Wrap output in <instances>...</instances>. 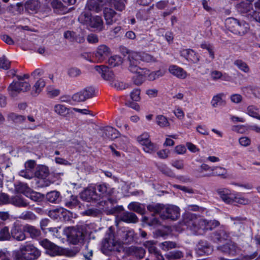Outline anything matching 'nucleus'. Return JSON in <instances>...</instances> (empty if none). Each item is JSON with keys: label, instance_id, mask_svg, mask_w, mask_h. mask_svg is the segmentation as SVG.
I'll return each instance as SVG.
<instances>
[{"label": "nucleus", "instance_id": "obj_60", "mask_svg": "<svg viewBox=\"0 0 260 260\" xmlns=\"http://www.w3.org/2000/svg\"><path fill=\"white\" fill-rule=\"evenodd\" d=\"M96 185L90 184L85 189L84 193L85 195H94V194L97 195L98 193L96 192Z\"/></svg>", "mask_w": 260, "mask_h": 260}, {"label": "nucleus", "instance_id": "obj_58", "mask_svg": "<svg viewBox=\"0 0 260 260\" xmlns=\"http://www.w3.org/2000/svg\"><path fill=\"white\" fill-rule=\"evenodd\" d=\"M140 89L139 88L134 89L131 93V99L135 102H138L140 100Z\"/></svg>", "mask_w": 260, "mask_h": 260}, {"label": "nucleus", "instance_id": "obj_28", "mask_svg": "<svg viewBox=\"0 0 260 260\" xmlns=\"http://www.w3.org/2000/svg\"><path fill=\"white\" fill-rule=\"evenodd\" d=\"M10 204L17 207H25L28 205L27 201L21 196H11Z\"/></svg>", "mask_w": 260, "mask_h": 260}, {"label": "nucleus", "instance_id": "obj_29", "mask_svg": "<svg viewBox=\"0 0 260 260\" xmlns=\"http://www.w3.org/2000/svg\"><path fill=\"white\" fill-rule=\"evenodd\" d=\"M45 84L46 83L43 79L38 80L32 87L31 94L34 96H37L42 91Z\"/></svg>", "mask_w": 260, "mask_h": 260}, {"label": "nucleus", "instance_id": "obj_30", "mask_svg": "<svg viewBox=\"0 0 260 260\" xmlns=\"http://www.w3.org/2000/svg\"><path fill=\"white\" fill-rule=\"evenodd\" d=\"M51 5L53 9L57 12L64 13L67 10V6L64 5L59 0H52Z\"/></svg>", "mask_w": 260, "mask_h": 260}, {"label": "nucleus", "instance_id": "obj_61", "mask_svg": "<svg viewBox=\"0 0 260 260\" xmlns=\"http://www.w3.org/2000/svg\"><path fill=\"white\" fill-rule=\"evenodd\" d=\"M83 257L85 260H91L93 255V251L91 249H89L88 246L86 245L83 252Z\"/></svg>", "mask_w": 260, "mask_h": 260}, {"label": "nucleus", "instance_id": "obj_4", "mask_svg": "<svg viewBox=\"0 0 260 260\" xmlns=\"http://www.w3.org/2000/svg\"><path fill=\"white\" fill-rule=\"evenodd\" d=\"M122 249L121 243L115 239L114 234L109 231L106 235L102 242V251L106 255H109L112 251L120 252Z\"/></svg>", "mask_w": 260, "mask_h": 260}, {"label": "nucleus", "instance_id": "obj_19", "mask_svg": "<svg viewBox=\"0 0 260 260\" xmlns=\"http://www.w3.org/2000/svg\"><path fill=\"white\" fill-rule=\"evenodd\" d=\"M181 55L193 63H198L200 61V56L192 49L183 50L181 51Z\"/></svg>", "mask_w": 260, "mask_h": 260}, {"label": "nucleus", "instance_id": "obj_13", "mask_svg": "<svg viewBox=\"0 0 260 260\" xmlns=\"http://www.w3.org/2000/svg\"><path fill=\"white\" fill-rule=\"evenodd\" d=\"M95 69L101 74L102 78L109 82V84L115 78V75L111 70L107 66L101 65L95 67Z\"/></svg>", "mask_w": 260, "mask_h": 260}, {"label": "nucleus", "instance_id": "obj_9", "mask_svg": "<svg viewBox=\"0 0 260 260\" xmlns=\"http://www.w3.org/2000/svg\"><path fill=\"white\" fill-rule=\"evenodd\" d=\"M127 60L128 62V69L131 72H136L138 70L142 69L139 67L140 63V60H141V56L139 55V52H128Z\"/></svg>", "mask_w": 260, "mask_h": 260}, {"label": "nucleus", "instance_id": "obj_48", "mask_svg": "<svg viewBox=\"0 0 260 260\" xmlns=\"http://www.w3.org/2000/svg\"><path fill=\"white\" fill-rule=\"evenodd\" d=\"M205 232L207 230H212L219 225V221L213 220L208 221L205 219Z\"/></svg>", "mask_w": 260, "mask_h": 260}, {"label": "nucleus", "instance_id": "obj_18", "mask_svg": "<svg viewBox=\"0 0 260 260\" xmlns=\"http://www.w3.org/2000/svg\"><path fill=\"white\" fill-rule=\"evenodd\" d=\"M150 72L149 70L146 68H142L138 70L136 72H132L136 74V75L132 78V81L136 85H141L145 80V77Z\"/></svg>", "mask_w": 260, "mask_h": 260}, {"label": "nucleus", "instance_id": "obj_40", "mask_svg": "<svg viewBox=\"0 0 260 260\" xmlns=\"http://www.w3.org/2000/svg\"><path fill=\"white\" fill-rule=\"evenodd\" d=\"M54 111L57 114L61 116H65L68 114V109L63 105L56 104L54 107Z\"/></svg>", "mask_w": 260, "mask_h": 260}, {"label": "nucleus", "instance_id": "obj_63", "mask_svg": "<svg viewBox=\"0 0 260 260\" xmlns=\"http://www.w3.org/2000/svg\"><path fill=\"white\" fill-rule=\"evenodd\" d=\"M149 253L153 255L155 257V260H165L163 255L161 254L160 251L157 249V247L150 251Z\"/></svg>", "mask_w": 260, "mask_h": 260}, {"label": "nucleus", "instance_id": "obj_44", "mask_svg": "<svg viewBox=\"0 0 260 260\" xmlns=\"http://www.w3.org/2000/svg\"><path fill=\"white\" fill-rule=\"evenodd\" d=\"M122 63V59L118 55H114L108 59V63L111 67H115L120 65Z\"/></svg>", "mask_w": 260, "mask_h": 260}, {"label": "nucleus", "instance_id": "obj_39", "mask_svg": "<svg viewBox=\"0 0 260 260\" xmlns=\"http://www.w3.org/2000/svg\"><path fill=\"white\" fill-rule=\"evenodd\" d=\"M92 17L89 11H85L80 14L78 19L81 23L88 25Z\"/></svg>", "mask_w": 260, "mask_h": 260}, {"label": "nucleus", "instance_id": "obj_31", "mask_svg": "<svg viewBox=\"0 0 260 260\" xmlns=\"http://www.w3.org/2000/svg\"><path fill=\"white\" fill-rule=\"evenodd\" d=\"M155 122L161 128L169 127L170 126L168 118L162 115H158L156 116Z\"/></svg>", "mask_w": 260, "mask_h": 260}, {"label": "nucleus", "instance_id": "obj_26", "mask_svg": "<svg viewBox=\"0 0 260 260\" xmlns=\"http://www.w3.org/2000/svg\"><path fill=\"white\" fill-rule=\"evenodd\" d=\"M14 192L17 194H31L33 191L26 184L19 183L15 185Z\"/></svg>", "mask_w": 260, "mask_h": 260}, {"label": "nucleus", "instance_id": "obj_2", "mask_svg": "<svg viewBox=\"0 0 260 260\" xmlns=\"http://www.w3.org/2000/svg\"><path fill=\"white\" fill-rule=\"evenodd\" d=\"M106 2L109 6L113 7L117 11L121 12L125 9L126 0H89L87 8L89 10L98 12Z\"/></svg>", "mask_w": 260, "mask_h": 260}, {"label": "nucleus", "instance_id": "obj_11", "mask_svg": "<svg viewBox=\"0 0 260 260\" xmlns=\"http://www.w3.org/2000/svg\"><path fill=\"white\" fill-rule=\"evenodd\" d=\"M40 244L46 249L47 253L52 256L60 255L61 248L51 242L47 239L40 241Z\"/></svg>", "mask_w": 260, "mask_h": 260}, {"label": "nucleus", "instance_id": "obj_1", "mask_svg": "<svg viewBox=\"0 0 260 260\" xmlns=\"http://www.w3.org/2000/svg\"><path fill=\"white\" fill-rule=\"evenodd\" d=\"M182 223L194 234L203 235L205 233V219L197 217L191 213H186L183 216Z\"/></svg>", "mask_w": 260, "mask_h": 260}, {"label": "nucleus", "instance_id": "obj_33", "mask_svg": "<svg viewBox=\"0 0 260 260\" xmlns=\"http://www.w3.org/2000/svg\"><path fill=\"white\" fill-rule=\"evenodd\" d=\"M128 208L130 210L134 211L141 214H143L145 212V206L137 202H132L128 206Z\"/></svg>", "mask_w": 260, "mask_h": 260}, {"label": "nucleus", "instance_id": "obj_38", "mask_svg": "<svg viewBox=\"0 0 260 260\" xmlns=\"http://www.w3.org/2000/svg\"><path fill=\"white\" fill-rule=\"evenodd\" d=\"M234 64L240 70L245 73H247L250 71V69L247 64L241 59L235 60L234 62Z\"/></svg>", "mask_w": 260, "mask_h": 260}, {"label": "nucleus", "instance_id": "obj_43", "mask_svg": "<svg viewBox=\"0 0 260 260\" xmlns=\"http://www.w3.org/2000/svg\"><path fill=\"white\" fill-rule=\"evenodd\" d=\"M165 256L168 260L177 259L183 257V253L180 250H176L169 252Z\"/></svg>", "mask_w": 260, "mask_h": 260}, {"label": "nucleus", "instance_id": "obj_52", "mask_svg": "<svg viewBox=\"0 0 260 260\" xmlns=\"http://www.w3.org/2000/svg\"><path fill=\"white\" fill-rule=\"evenodd\" d=\"M174 187L178 188L183 191L184 193H190V194H198L199 193L197 190H194L191 188L186 187L184 186H181L179 185H174Z\"/></svg>", "mask_w": 260, "mask_h": 260}, {"label": "nucleus", "instance_id": "obj_45", "mask_svg": "<svg viewBox=\"0 0 260 260\" xmlns=\"http://www.w3.org/2000/svg\"><path fill=\"white\" fill-rule=\"evenodd\" d=\"M11 235L9 232L8 227L4 226L0 230V241L10 240Z\"/></svg>", "mask_w": 260, "mask_h": 260}, {"label": "nucleus", "instance_id": "obj_32", "mask_svg": "<svg viewBox=\"0 0 260 260\" xmlns=\"http://www.w3.org/2000/svg\"><path fill=\"white\" fill-rule=\"evenodd\" d=\"M105 135L109 139L113 140L119 136V132L111 126H107L104 129Z\"/></svg>", "mask_w": 260, "mask_h": 260}, {"label": "nucleus", "instance_id": "obj_25", "mask_svg": "<svg viewBox=\"0 0 260 260\" xmlns=\"http://www.w3.org/2000/svg\"><path fill=\"white\" fill-rule=\"evenodd\" d=\"M23 231L32 239L37 238L41 235V232L38 229L28 224L23 226Z\"/></svg>", "mask_w": 260, "mask_h": 260}, {"label": "nucleus", "instance_id": "obj_34", "mask_svg": "<svg viewBox=\"0 0 260 260\" xmlns=\"http://www.w3.org/2000/svg\"><path fill=\"white\" fill-rule=\"evenodd\" d=\"M214 239L217 241L221 242L228 239L229 234L223 229H221L214 233Z\"/></svg>", "mask_w": 260, "mask_h": 260}, {"label": "nucleus", "instance_id": "obj_21", "mask_svg": "<svg viewBox=\"0 0 260 260\" xmlns=\"http://www.w3.org/2000/svg\"><path fill=\"white\" fill-rule=\"evenodd\" d=\"M119 220L127 223H136L138 221V218L136 215L132 212H124L118 217Z\"/></svg>", "mask_w": 260, "mask_h": 260}, {"label": "nucleus", "instance_id": "obj_57", "mask_svg": "<svg viewBox=\"0 0 260 260\" xmlns=\"http://www.w3.org/2000/svg\"><path fill=\"white\" fill-rule=\"evenodd\" d=\"M68 74L72 78H76L81 74V71L78 68L73 67L69 69Z\"/></svg>", "mask_w": 260, "mask_h": 260}, {"label": "nucleus", "instance_id": "obj_62", "mask_svg": "<svg viewBox=\"0 0 260 260\" xmlns=\"http://www.w3.org/2000/svg\"><path fill=\"white\" fill-rule=\"evenodd\" d=\"M19 175L26 179H31L34 176L33 171H29L28 169L25 168V169L22 170L19 172Z\"/></svg>", "mask_w": 260, "mask_h": 260}, {"label": "nucleus", "instance_id": "obj_47", "mask_svg": "<svg viewBox=\"0 0 260 260\" xmlns=\"http://www.w3.org/2000/svg\"><path fill=\"white\" fill-rule=\"evenodd\" d=\"M162 206L163 205L159 204H152L148 205L147 209L149 211L151 212H153L154 214H158L160 216Z\"/></svg>", "mask_w": 260, "mask_h": 260}, {"label": "nucleus", "instance_id": "obj_50", "mask_svg": "<svg viewBox=\"0 0 260 260\" xmlns=\"http://www.w3.org/2000/svg\"><path fill=\"white\" fill-rule=\"evenodd\" d=\"M143 146H144V151L147 153H151L157 149L156 146L152 143L151 141L148 142Z\"/></svg>", "mask_w": 260, "mask_h": 260}, {"label": "nucleus", "instance_id": "obj_23", "mask_svg": "<svg viewBox=\"0 0 260 260\" xmlns=\"http://www.w3.org/2000/svg\"><path fill=\"white\" fill-rule=\"evenodd\" d=\"M88 25L99 31L103 30L104 28L103 19L101 17L98 16H92Z\"/></svg>", "mask_w": 260, "mask_h": 260}, {"label": "nucleus", "instance_id": "obj_64", "mask_svg": "<svg viewBox=\"0 0 260 260\" xmlns=\"http://www.w3.org/2000/svg\"><path fill=\"white\" fill-rule=\"evenodd\" d=\"M35 215L30 211H27L21 214L20 218L24 220H34L36 219Z\"/></svg>", "mask_w": 260, "mask_h": 260}, {"label": "nucleus", "instance_id": "obj_51", "mask_svg": "<svg viewBox=\"0 0 260 260\" xmlns=\"http://www.w3.org/2000/svg\"><path fill=\"white\" fill-rule=\"evenodd\" d=\"M9 120H13L15 122H22L25 120V118L24 116L18 115L14 113H10L8 115Z\"/></svg>", "mask_w": 260, "mask_h": 260}, {"label": "nucleus", "instance_id": "obj_14", "mask_svg": "<svg viewBox=\"0 0 260 260\" xmlns=\"http://www.w3.org/2000/svg\"><path fill=\"white\" fill-rule=\"evenodd\" d=\"M111 53L110 49L105 45H100L95 52V58L98 62H101L105 60Z\"/></svg>", "mask_w": 260, "mask_h": 260}, {"label": "nucleus", "instance_id": "obj_37", "mask_svg": "<svg viewBox=\"0 0 260 260\" xmlns=\"http://www.w3.org/2000/svg\"><path fill=\"white\" fill-rule=\"evenodd\" d=\"M259 109L254 105L248 106L247 108V113L251 117L260 120V115L258 114Z\"/></svg>", "mask_w": 260, "mask_h": 260}, {"label": "nucleus", "instance_id": "obj_36", "mask_svg": "<svg viewBox=\"0 0 260 260\" xmlns=\"http://www.w3.org/2000/svg\"><path fill=\"white\" fill-rule=\"evenodd\" d=\"M141 60L147 63H153L157 61L156 57L146 52H139Z\"/></svg>", "mask_w": 260, "mask_h": 260}, {"label": "nucleus", "instance_id": "obj_42", "mask_svg": "<svg viewBox=\"0 0 260 260\" xmlns=\"http://www.w3.org/2000/svg\"><path fill=\"white\" fill-rule=\"evenodd\" d=\"M39 7V3L37 0H29L25 4V8L27 10L36 11Z\"/></svg>", "mask_w": 260, "mask_h": 260}, {"label": "nucleus", "instance_id": "obj_10", "mask_svg": "<svg viewBox=\"0 0 260 260\" xmlns=\"http://www.w3.org/2000/svg\"><path fill=\"white\" fill-rule=\"evenodd\" d=\"M29 87L30 85L27 82L17 81L12 83L8 87V90L11 95L15 96L17 93L21 91L24 92L27 91L29 89Z\"/></svg>", "mask_w": 260, "mask_h": 260}, {"label": "nucleus", "instance_id": "obj_24", "mask_svg": "<svg viewBox=\"0 0 260 260\" xmlns=\"http://www.w3.org/2000/svg\"><path fill=\"white\" fill-rule=\"evenodd\" d=\"M217 248L224 253L234 255L237 252V247L235 243L230 242L225 245L218 247Z\"/></svg>", "mask_w": 260, "mask_h": 260}, {"label": "nucleus", "instance_id": "obj_7", "mask_svg": "<svg viewBox=\"0 0 260 260\" xmlns=\"http://www.w3.org/2000/svg\"><path fill=\"white\" fill-rule=\"evenodd\" d=\"M49 174V170L47 166L40 165L37 167L34 176L40 179L38 181L39 186L44 187L50 185L51 182L47 179Z\"/></svg>", "mask_w": 260, "mask_h": 260}, {"label": "nucleus", "instance_id": "obj_54", "mask_svg": "<svg viewBox=\"0 0 260 260\" xmlns=\"http://www.w3.org/2000/svg\"><path fill=\"white\" fill-rule=\"evenodd\" d=\"M78 252V251L76 249L73 250L69 249H63L61 248L60 255H63L68 257H74L77 254Z\"/></svg>", "mask_w": 260, "mask_h": 260}, {"label": "nucleus", "instance_id": "obj_22", "mask_svg": "<svg viewBox=\"0 0 260 260\" xmlns=\"http://www.w3.org/2000/svg\"><path fill=\"white\" fill-rule=\"evenodd\" d=\"M24 233L23 228L22 230L20 226L17 225H14L11 231V236L17 241H23L26 239Z\"/></svg>", "mask_w": 260, "mask_h": 260}, {"label": "nucleus", "instance_id": "obj_12", "mask_svg": "<svg viewBox=\"0 0 260 260\" xmlns=\"http://www.w3.org/2000/svg\"><path fill=\"white\" fill-rule=\"evenodd\" d=\"M94 90L91 87H86L83 90L75 93L72 96V99L76 102H81L92 97Z\"/></svg>", "mask_w": 260, "mask_h": 260}, {"label": "nucleus", "instance_id": "obj_53", "mask_svg": "<svg viewBox=\"0 0 260 260\" xmlns=\"http://www.w3.org/2000/svg\"><path fill=\"white\" fill-rule=\"evenodd\" d=\"M11 62L5 56L0 57V68L7 70L10 68Z\"/></svg>", "mask_w": 260, "mask_h": 260}, {"label": "nucleus", "instance_id": "obj_55", "mask_svg": "<svg viewBox=\"0 0 260 260\" xmlns=\"http://www.w3.org/2000/svg\"><path fill=\"white\" fill-rule=\"evenodd\" d=\"M64 37L70 41H78L77 36L76 33L72 31H67L64 32Z\"/></svg>", "mask_w": 260, "mask_h": 260}, {"label": "nucleus", "instance_id": "obj_59", "mask_svg": "<svg viewBox=\"0 0 260 260\" xmlns=\"http://www.w3.org/2000/svg\"><path fill=\"white\" fill-rule=\"evenodd\" d=\"M211 76L213 80H216L220 78L223 80H226V78L229 77L225 75H223L221 72L218 71H214L211 73Z\"/></svg>", "mask_w": 260, "mask_h": 260}, {"label": "nucleus", "instance_id": "obj_6", "mask_svg": "<svg viewBox=\"0 0 260 260\" xmlns=\"http://www.w3.org/2000/svg\"><path fill=\"white\" fill-rule=\"evenodd\" d=\"M180 209L175 205L162 206L160 217L162 219L176 220L180 217Z\"/></svg>", "mask_w": 260, "mask_h": 260}, {"label": "nucleus", "instance_id": "obj_49", "mask_svg": "<svg viewBox=\"0 0 260 260\" xmlns=\"http://www.w3.org/2000/svg\"><path fill=\"white\" fill-rule=\"evenodd\" d=\"M159 171L166 176L174 177L175 176V174L173 171L168 168L166 165H162L158 167Z\"/></svg>", "mask_w": 260, "mask_h": 260}, {"label": "nucleus", "instance_id": "obj_41", "mask_svg": "<svg viewBox=\"0 0 260 260\" xmlns=\"http://www.w3.org/2000/svg\"><path fill=\"white\" fill-rule=\"evenodd\" d=\"M224 96L223 93H219L214 95L212 100L211 104L213 107H216L218 105H221L225 103V102L222 99Z\"/></svg>", "mask_w": 260, "mask_h": 260}, {"label": "nucleus", "instance_id": "obj_15", "mask_svg": "<svg viewBox=\"0 0 260 260\" xmlns=\"http://www.w3.org/2000/svg\"><path fill=\"white\" fill-rule=\"evenodd\" d=\"M113 7H105L103 11L104 16L106 21V24L112 25L117 20V17L119 14L113 9Z\"/></svg>", "mask_w": 260, "mask_h": 260}, {"label": "nucleus", "instance_id": "obj_17", "mask_svg": "<svg viewBox=\"0 0 260 260\" xmlns=\"http://www.w3.org/2000/svg\"><path fill=\"white\" fill-rule=\"evenodd\" d=\"M236 8L239 13L248 16L253 12L252 4L249 1L241 2L236 5Z\"/></svg>", "mask_w": 260, "mask_h": 260}, {"label": "nucleus", "instance_id": "obj_16", "mask_svg": "<svg viewBox=\"0 0 260 260\" xmlns=\"http://www.w3.org/2000/svg\"><path fill=\"white\" fill-rule=\"evenodd\" d=\"M221 199L227 204L234 205L238 204L245 205L248 203L249 201L244 196H220Z\"/></svg>", "mask_w": 260, "mask_h": 260}, {"label": "nucleus", "instance_id": "obj_20", "mask_svg": "<svg viewBox=\"0 0 260 260\" xmlns=\"http://www.w3.org/2000/svg\"><path fill=\"white\" fill-rule=\"evenodd\" d=\"M169 72L173 76L179 79H185L187 74L182 68L176 66L171 65L169 68Z\"/></svg>", "mask_w": 260, "mask_h": 260}, {"label": "nucleus", "instance_id": "obj_27", "mask_svg": "<svg viewBox=\"0 0 260 260\" xmlns=\"http://www.w3.org/2000/svg\"><path fill=\"white\" fill-rule=\"evenodd\" d=\"M197 250L200 254H209L212 251V248L207 242L200 241L197 245Z\"/></svg>", "mask_w": 260, "mask_h": 260}, {"label": "nucleus", "instance_id": "obj_46", "mask_svg": "<svg viewBox=\"0 0 260 260\" xmlns=\"http://www.w3.org/2000/svg\"><path fill=\"white\" fill-rule=\"evenodd\" d=\"M159 247L162 250L168 251L170 249L176 248L177 244L172 241H165L159 244Z\"/></svg>", "mask_w": 260, "mask_h": 260}, {"label": "nucleus", "instance_id": "obj_56", "mask_svg": "<svg viewBox=\"0 0 260 260\" xmlns=\"http://www.w3.org/2000/svg\"><path fill=\"white\" fill-rule=\"evenodd\" d=\"M149 137L150 136L148 133H144L137 137V141L139 142L140 144L143 145L144 144L150 141Z\"/></svg>", "mask_w": 260, "mask_h": 260}, {"label": "nucleus", "instance_id": "obj_5", "mask_svg": "<svg viewBox=\"0 0 260 260\" xmlns=\"http://www.w3.org/2000/svg\"><path fill=\"white\" fill-rule=\"evenodd\" d=\"M229 29L234 34L239 35L245 34L249 29V25L245 22H240L235 18H230L226 21Z\"/></svg>", "mask_w": 260, "mask_h": 260}, {"label": "nucleus", "instance_id": "obj_3", "mask_svg": "<svg viewBox=\"0 0 260 260\" xmlns=\"http://www.w3.org/2000/svg\"><path fill=\"white\" fill-rule=\"evenodd\" d=\"M40 255V251L32 244L22 246L13 253L14 260H35Z\"/></svg>", "mask_w": 260, "mask_h": 260}, {"label": "nucleus", "instance_id": "obj_8", "mask_svg": "<svg viewBox=\"0 0 260 260\" xmlns=\"http://www.w3.org/2000/svg\"><path fill=\"white\" fill-rule=\"evenodd\" d=\"M66 233L69 241L73 244H77L84 239V234L82 230L78 228H68Z\"/></svg>", "mask_w": 260, "mask_h": 260}, {"label": "nucleus", "instance_id": "obj_35", "mask_svg": "<svg viewBox=\"0 0 260 260\" xmlns=\"http://www.w3.org/2000/svg\"><path fill=\"white\" fill-rule=\"evenodd\" d=\"M110 85L117 90H123L130 87L129 84L116 80L115 78L110 84Z\"/></svg>", "mask_w": 260, "mask_h": 260}]
</instances>
